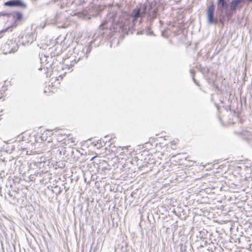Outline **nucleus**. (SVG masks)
<instances>
[{"instance_id":"1","label":"nucleus","mask_w":252,"mask_h":252,"mask_svg":"<svg viewBox=\"0 0 252 252\" xmlns=\"http://www.w3.org/2000/svg\"><path fill=\"white\" fill-rule=\"evenodd\" d=\"M112 25L113 26H119L120 28H124V26L125 25V24L123 25L122 23H120L119 22L117 14L114 12H110L108 14L106 20L103 21L99 26L100 32L97 36L95 38L94 41H92L90 42L87 48L84 47L82 45H78L74 48V54L75 59L70 61L69 63H68L67 61H65L64 65L66 66V68L69 69L70 67L74 66L75 63L84 57L87 58L88 57V55L92 50L93 44H94V46H98V43L95 44V42L97 40H99L98 38V36L101 37L102 36H105V32H102V31L105 28L107 29L109 26L111 27ZM106 31H109V30L106 29Z\"/></svg>"},{"instance_id":"2","label":"nucleus","mask_w":252,"mask_h":252,"mask_svg":"<svg viewBox=\"0 0 252 252\" xmlns=\"http://www.w3.org/2000/svg\"><path fill=\"white\" fill-rule=\"evenodd\" d=\"M158 8L156 4L151 3L149 5L146 4H140L134 8L129 17V24L125 26V29H128V32L132 33L134 26L137 22L141 23L143 17L147 15L150 20L154 19L157 16Z\"/></svg>"},{"instance_id":"3","label":"nucleus","mask_w":252,"mask_h":252,"mask_svg":"<svg viewBox=\"0 0 252 252\" xmlns=\"http://www.w3.org/2000/svg\"><path fill=\"white\" fill-rule=\"evenodd\" d=\"M244 3L243 0H230L229 1V8L225 11V15L228 20L231 18L237 10L242 8Z\"/></svg>"},{"instance_id":"4","label":"nucleus","mask_w":252,"mask_h":252,"mask_svg":"<svg viewBox=\"0 0 252 252\" xmlns=\"http://www.w3.org/2000/svg\"><path fill=\"white\" fill-rule=\"evenodd\" d=\"M215 6L213 1L210 2V4L207 8V22L209 24H216L218 19L215 17Z\"/></svg>"},{"instance_id":"5","label":"nucleus","mask_w":252,"mask_h":252,"mask_svg":"<svg viewBox=\"0 0 252 252\" xmlns=\"http://www.w3.org/2000/svg\"><path fill=\"white\" fill-rule=\"evenodd\" d=\"M217 11L218 12H220V20L221 22L222 19L220 18L221 14L223 12L224 9L225 11L229 8V2L228 3L227 0H217Z\"/></svg>"},{"instance_id":"6","label":"nucleus","mask_w":252,"mask_h":252,"mask_svg":"<svg viewBox=\"0 0 252 252\" xmlns=\"http://www.w3.org/2000/svg\"><path fill=\"white\" fill-rule=\"evenodd\" d=\"M5 6L10 7H18L24 9H26L27 5L22 0H10L4 3Z\"/></svg>"},{"instance_id":"7","label":"nucleus","mask_w":252,"mask_h":252,"mask_svg":"<svg viewBox=\"0 0 252 252\" xmlns=\"http://www.w3.org/2000/svg\"><path fill=\"white\" fill-rule=\"evenodd\" d=\"M40 63L42 64H44L45 66L43 69L45 70V68L48 69L50 67L53 63L52 57H49L44 54H41L39 55Z\"/></svg>"},{"instance_id":"8","label":"nucleus","mask_w":252,"mask_h":252,"mask_svg":"<svg viewBox=\"0 0 252 252\" xmlns=\"http://www.w3.org/2000/svg\"><path fill=\"white\" fill-rule=\"evenodd\" d=\"M48 165L49 162L47 161H44V158H41L40 160L38 162H35V165L39 168H43L45 166V164Z\"/></svg>"},{"instance_id":"9","label":"nucleus","mask_w":252,"mask_h":252,"mask_svg":"<svg viewBox=\"0 0 252 252\" xmlns=\"http://www.w3.org/2000/svg\"><path fill=\"white\" fill-rule=\"evenodd\" d=\"M73 155L72 157V158L74 161H77L80 157L82 156V154L80 153V151L75 148V149L73 150Z\"/></svg>"},{"instance_id":"10","label":"nucleus","mask_w":252,"mask_h":252,"mask_svg":"<svg viewBox=\"0 0 252 252\" xmlns=\"http://www.w3.org/2000/svg\"><path fill=\"white\" fill-rule=\"evenodd\" d=\"M64 18V17L63 16V15L62 14H61V13L57 14L54 19V22L56 24H59V23H60L61 22L62 20Z\"/></svg>"},{"instance_id":"11","label":"nucleus","mask_w":252,"mask_h":252,"mask_svg":"<svg viewBox=\"0 0 252 252\" xmlns=\"http://www.w3.org/2000/svg\"><path fill=\"white\" fill-rule=\"evenodd\" d=\"M75 149V148L68 147L66 148V151L67 152L66 157L67 158H72L73 155V150Z\"/></svg>"},{"instance_id":"12","label":"nucleus","mask_w":252,"mask_h":252,"mask_svg":"<svg viewBox=\"0 0 252 252\" xmlns=\"http://www.w3.org/2000/svg\"><path fill=\"white\" fill-rule=\"evenodd\" d=\"M13 17L16 19V21H20L23 18V14L19 12H16L13 14Z\"/></svg>"},{"instance_id":"13","label":"nucleus","mask_w":252,"mask_h":252,"mask_svg":"<svg viewBox=\"0 0 252 252\" xmlns=\"http://www.w3.org/2000/svg\"><path fill=\"white\" fill-rule=\"evenodd\" d=\"M145 32L147 34V35H153V32L151 31V28L150 27L148 26L145 29Z\"/></svg>"},{"instance_id":"14","label":"nucleus","mask_w":252,"mask_h":252,"mask_svg":"<svg viewBox=\"0 0 252 252\" xmlns=\"http://www.w3.org/2000/svg\"><path fill=\"white\" fill-rule=\"evenodd\" d=\"M190 73L191 74V75H192V80L193 81L194 83H195L196 85H198V84L197 81L196 80V79L194 78V70L193 69H190Z\"/></svg>"},{"instance_id":"15","label":"nucleus","mask_w":252,"mask_h":252,"mask_svg":"<svg viewBox=\"0 0 252 252\" xmlns=\"http://www.w3.org/2000/svg\"><path fill=\"white\" fill-rule=\"evenodd\" d=\"M246 135L247 136L248 139L252 143V133L250 131H247Z\"/></svg>"},{"instance_id":"16","label":"nucleus","mask_w":252,"mask_h":252,"mask_svg":"<svg viewBox=\"0 0 252 252\" xmlns=\"http://www.w3.org/2000/svg\"><path fill=\"white\" fill-rule=\"evenodd\" d=\"M45 172H45V171H43V170H42V171H36V172H35V173H34V175H35V176H39L41 177V176H42V175H43L44 173H45Z\"/></svg>"},{"instance_id":"17","label":"nucleus","mask_w":252,"mask_h":252,"mask_svg":"<svg viewBox=\"0 0 252 252\" xmlns=\"http://www.w3.org/2000/svg\"><path fill=\"white\" fill-rule=\"evenodd\" d=\"M10 29V27H7L5 29L1 30L0 31V38L3 36V34L4 32L8 31V29Z\"/></svg>"},{"instance_id":"18","label":"nucleus","mask_w":252,"mask_h":252,"mask_svg":"<svg viewBox=\"0 0 252 252\" xmlns=\"http://www.w3.org/2000/svg\"><path fill=\"white\" fill-rule=\"evenodd\" d=\"M109 136H105L104 137V139L103 140V142L105 144L107 142H110V141L112 140V138L109 139Z\"/></svg>"},{"instance_id":"19","label":"nucleus","mask_w":252,"mask_h":252,"mask_svg":"<svg viewBox=\"0 0 252 252\" xmlns=\"http://www.w3.org/2000/svg\"><path fill=\"white\" fill-rule=\"evenodd\" d=\"M67 153V152L66 151V149H65L63 150V151H60V155H63L64 156H65L66 157Z\"/></svg>"},{"instance_id":"20","label":"nucleus","mask_w":252,"mask_h":252,"mask_svg":"<svg viewBox=\"0 0 252 252\" xmlns=\"http://www.w3.org/2000/svg\"><path fill=\"white\" fill-rule=\"evenodd\" d=\"M207 244V241H204V240H202V242L200 245V247H203L204 246H206Z\"/></svg>"},{"instance_id":"21","label":"nucleus","mask_w":252,"mask_h":252,"mask_svg":"<svg viewBox=\"0 0 252 252\" xmlns=\"http://www.w3.org/2000/svg\"><path fill=\"white\" fill-rule=\"evenodd\" d=\"M204 232H202V231H200L199 232V236H197V237H199L200 239H204V236H203V233H204Z\"/></svg>"},{"instance_id":"22","label":"nucleus","mask_w":252,"mask_h":252,"mask_svg":"<svg viewBox=\"0 0 252 252\" xmlns=\"http://www.w3.org/2000/svg\"><path fill=\"white\" fill-rule=\"evenodd\" d=\"M112 36V34H111V35L108 34V37L106 36V37H107V38H111Z\"/></svg>"},{"instance_id":"23","label":"nucleus","mask_w":252,"mask_h":252,"mask_svg":"<svg viewBox=\"0 0 252 252\" xmlns=\"http://www.w3.org/2000/svg\"><path fill=\"white\" fill-rule=\"evenodd\" d=\"M8 15L7 13H3L1 14V15H3V16H5V15Z\"/></svg>"},{"instance_id":"24","label":"nucleus","mask_w":252,"mask_h":252,"mask_svg":"<svg viewBox=\"0 0 252 252\" xmlns=\"http://www.w3.org/2000/svg\"><path fill=\"white\" fill-rule=\"evenodd\" d=\"M8 195L10 196H12V195L11 194V193L9 191V193H8Z\"/></svg>"},{"instance_id":"25","label":"nucleus","mask_w":252,"mask_h":252,"mask_svg":"<svg viewBox=\"0 0 252 252\" xmlns=\"http://www.w3.org/2000/svg\"><path fill=\"white\" fill-rule=\"evenodd\" d=\"M32 41H33V39H32L31 40V41H30V43H32Z\"/></svg>"},{"instance_id":"26","label":"nucleus","mask_w":252,"mask_h":252,"mask_svg":"<svg viewBox=\"0 0 252 252\" xmlns=\"http://www.w3.org/2000/svg\"><path fill=\"white\" fill-rule=\"evenodd\" d=\"M245 167H246V168H249V167H250V166H249L248 165L246 166Z\"/></svg>"},{"instance_id":"27","label":"nucleus","mask_w":252,"mask_h":252,"mask_svg":"<svg viewBox=\"0 0 252 252\" xmlns=\"http://www.w3.org/2000/svg\"><path fill=\"white\" fill-rule=\"evenodd\" d=\"M94 158V157H93L91 160H93Z\"/></svg>"},{"instance_id":"28","label":"nucleus","mask_w":252,"mask_h":252,"mask_svg":"<svg viewBox=\"0 0 252 252\" xmlns=\"http://www.w3.org/2000/svg\"><path fill=\"white\" fill-rule=\"evenodd\" d=\"M32 0V1H36V0Z\"/></svg>"},{"instance_id":"29","label":"nucleus","mask_w":252,"mask_h":252,"mask_svg":"<svg viewBox=\"0 0 252 252\" xmlns=\"http://www.w3.org/2000/svg\"><path fill=\"white\" fill-rule=\"evenodd\" d=\"M61 191H61V190H60L59 191V193H60Z\"/></svg>"},{"instance_id":"30","label":"nucleus","mask_w":252,"mask_h":252,"mask_svg":"<svg viewBox=\"0 0 252 252\" xmlns=\"http://www.w3.org/2000/svg\"><path fill=\"white\" fill-rule=\"evenodd\" d=\"M238 168H241L242 167L241 166H239V167H238Z\"/></svg>"}]
</instances>
